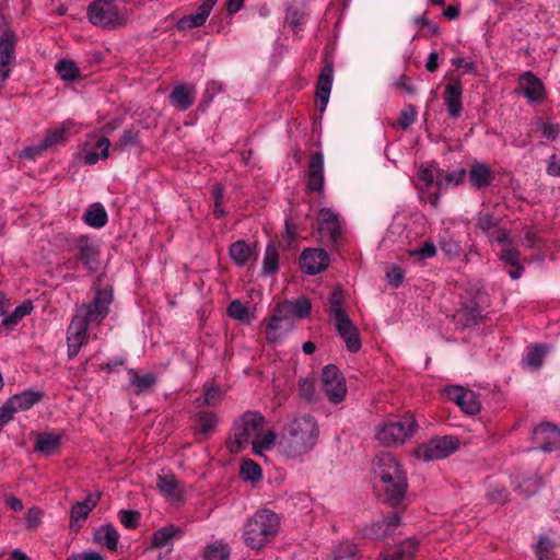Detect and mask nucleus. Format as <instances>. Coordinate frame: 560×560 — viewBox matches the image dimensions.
Returning a JSON list of instances; mask_svg holds the SVG:
<instances>
[{"label": "nucleus", "instance_id": "nucleus-1", "mask_svg": "<svg viewBox=\"0 0 560 560\" xmlns=\"http://www.w3.org/2000/svg\"><path fill=\"white\" fill-rule=\"evenodd\" d=\"M265 418L260 412L246 411L233 424L228 445L231 452L238 453L252 445L253 453L262 456L264 452L276 446L277 433L264 431Z\"/></svg>", "mask_w": 560, "mask_h": 560}, {"label": "nucleus", "instance_id": "nucleus-2", "mask_svg": "<svg viewBox=\"0 0 560 560\" xmlns=\"http://www.w3.org/2000/svg\"><path fill=\"white\" fill-rule=\"evenodd\" d=\"M319 427L313 416L294 417L282 429L277 444L278 452L288 459L310 453L317 444Z\"/></svg>", "mask_w": 560, "mask_h": 560}, {"label": "nucleus", "instance_id": "nucleus-3", "mask_svg": "<svg viewBox=\"0 0 560 560\" xmlns=\"http://www.w3.org/2000/svg\"><path fill=\"white\" fill-rule=\"evenodd\" d=\"M373 472L380 481L383 500L397 506L404 500L408 482L406 472L395 456L387 452L378 453L373 459Z\"/></svg>", "mask_w": 560, "mask_h": 560}, {"label": "nucleus", "instance_id": "nucleus-4", "mask_svg": "<svg viewBox=\"0 0 560 560\" xmlns=\"http://www.w3.org/2000/svg\"><path fill=\"white\" fill-rule=\"evenodd\" d=\"M279 528V516L269 509H261L245 522L244 544L253 550H260L278 535Z\"/></svg>", "mask_w": 560, "mask_h": 560}, {"label": "nucleus", "instance_id": "nucleus-5", "mask_svg": "<svg viewBox=\"0 0 560 560\" xmlns=\"http://www.w3.org/2000/svg\"><path fill=\"white\" fill-rule=\"evenodd\" d=\"M418 430L416 418L407 412L401 417L390 418L382 421L375 427L376 441L385 446L402 445L413 436Z\"/></svg>", "mask_w": 560, "mask_h": 560}, {"label": "nucleus", "instance_id": "nucleus-6", "mask_svg": "<svg viewBox=\"0 0 560 560\" xmlns=\"http://www.w3.org/2000/svg\"><path fill=\"white\" fill-rule=\"evenodd\" d=\"M89 20L96 26L118 28L127 24L129 14L113 0H95L88 8Z\"/></svg>", "mask_w": 560, "mask_h": 560}, {"label": "nucleus", "instance_id": "nucleus-7", "mask_svg": "<svg viewBox=\"0 0 560 560\" xmlns=\"http://www.w3.org/2000/svg\"><path fill=\"white\" fill-rule=\"evenodd\" d=\"M458 447V440L451 435L436 436L413 450L412 455L420 460L430 462L445 458Z\"/></svg>", "mask_w": 560, "mask_h": 560}, {"label": "nucleus", "instance_id": "nucleus-8", "mask_svg": "<svg viewBox=\"0 0 560 560\" xmlns=\"http://www.w3.org/2000/svg\"><path fill=\"white\" fill-rule=\"evenodd\" d=\"M320 390L331 404H339L346 398V378L336 365L329 364L323 369Z\"/></svg>", "mask_w": 560, "mask_h": 560}, {"label": "nucleus", "instance_id": "nucleus-9", "mask_svg": "<svg viewBox=\"0 0 560 560\" xmlns=\"http://www.w3.org/2000/svg\"><path fill=\"white\" fill-rule=\"evenodd\" d=\"M490 237L492 242L504 245V247L499 253V259L504 264V266L511 267L509 270L510 277L514 280L521 278L524 271V267L520 261V252L516 248L511 247L513 240L510 235V232L506 230H495L491 233Z\"/></svg>", "mask_w": 560, "mask_h": 560}, {"label": "nucleus", "instance_id": "nucleus-10", "mask_svg": "<svg viewBox=\"0 0 560 560\" xmlns=\"http://www.w3.org/2000/svg\"><path fill=\"white\" fill-rule=\"evenodd\" d=\"M439 175H442V170L438 168L435 164L421 166L416 175V185L419 189L420 198L435 207L439 201V195L435 192H427V190L435 183L438 186Z\"/></svg>", "mask_w": 560, "mask_h": 560}, {"label": "nucleus", "instance_id": "nucleus-11", "mask_svg": "<svg viewBox=\"0 0 560 560\" xmlns=\"http://www.w3.org/2000/svg\"><path fill=\"white\" fill-rule=\"evenodd\" d=\"M447 398L454 401L464 412L476 415L481 409V404L471 389L464 388L459 385H451L444 388Z\"/></svg>", "mask_w": 560, "mask_h": 560}, {"label": "nucleus", "instance_id": "nucleus-12", "mask_svg": "<svg viewBox=\"0 0 560 560\" xmlns=\"http://www.w3.org/2000/svg\"><path fill=\"white\" fill-rule=\"evenodd\" d=\"M14 34L4 25L0 26V88L10 75V63L14 59Z\"/></svg>", "mask_w": 560, "mask_h": 560}, {"label": "nucleus", "instance_id": "nucleus-13", "mask_svg": "<svg viewBox=\"0 0 560 560\" xmlns=\"http://www.w3.org/2000/svg\"><path fill=\"white\" fill-rule=\"evenodd\" d=\"M110 141L106 137L96 133L89 135L82 148L84 163L94 165L100 159H107Z\"/></svg>", "mask_w": 560, "mask_h": 560}, {"label": "nucleus", "instance_id": "nucleus-14", "mask_svg": "<svg viewBox=\"0 0 560 560\" xmlns=\"http://www.w3.org/2000/svg\"><path fill=\"white\" fill-rule=\"evenodd\" d=\"M89 317H73L67 331L68 355L74 358L88 340Z\"/></svg>", "mask_w": 560, "mask_h": 560}, {"label": "nucleus", "instance_id": "nucleus-15", "mask_svg": "<svg viewBox=\"0 0 560 560\" xmlns=\"http://www.w3.org/2000/svg\"><path fill=\"white\" fill-rule=\"evenodd\" d=\"M73 128L74 122L72 120H66L61 122L56 128L49 129L43 141L37 147L30 149V151H33L34 153L37 154L44 150L50 149L59 144H63Z\"/></svg>", "mask_w": 560, "mask_h": 560}, {"label": "nucleus", "instance_id": "nucleus-16", "mask_svg": "<svg viewBox=\"0 0 560 560\" xmlns=\"http://www.w3.org/2000/svg\"><path fill=\"white\" fill-rule=\"evenodd\" d=\"M302 269L308 275H316L325 270L330 262L328 254L324 249H305L300 257Z\"/></svg>", "mask_w": 560, "mask_h": 560}, {"label": "nucleus", "instance_id": "nucleus-17", "mask_svg": "<svg viewBox=\"0 0 560 560\" xmlns=\"http://www.w3.org/2000/svg\"><path fill=\"white\" fill-rule=\"evenodd\" d=\"M522 93L529 102H542L546 96L545 85L532 72L523 73L518 79Z\"/></svg>", "mask_w": 560, "mask_h": 560}, {"label": "nucleus", "instance_id": "nucleus-18", "mask_svg": "<svg viewBox=\"0 0 560 560\" xmlns=\"http://www.w3.org/2000/svg\"><path fill=\"white\" fill-rule=\"evenodd\" d=\"M534 436L541 442L540 450L552 452L560 447V430L551 423H541L534 430Z\"/></svg>", "mask_w": 560, "mask_h": 560}, {"label": "nucleus", "instance_id": "nucleus-19", "mask_svg": "<svg viewBox=\"0 0 560 560\" xmlns=\"http://www.w3.org/2000/svg\"><path fill=\"white\" fill-rule=\"evenodd\" d=\"M337 329L346 342L347 349L350 352H357L361 348V340L357 326L350 320L349 317H337Z\"/></svg>", "mask_w": 560, "mask_h": 560}, {"label": "nucleus", "instance_id": "nucleus-20", "mask_svg": "<svg viewBox=\"0 0 560 560\" xmlns=\"http://www.w3.org/2000/svg\"><path fill=\"white\" fill-rule=\"evenodd\" d=\"M317 220L322 235L336 241L340 230L339 215L328 208H323L318 212Z\"/></svg>", "mask_w": 560, "mask_h": 560}, {"label": "nucleus", "instance_id": "nucleus-21", "mask_svg": "<svg viewBox=\"0 0 560 560\" xmlns=\"http://www.w3.org/2000/svg\"><path fill=\"white\" fill-rule=\"evenodd\" d=\"M324 158L317 152L312 154L307 173V188L313 191H320L324 188Z\"/></svg>", "mask_w": 560, "mask_h": 560}, {"label": "nucleus", "instance_id": "nucleus-22", "mask_svg": "<svg viewBox=\"0 0 560 560\" xmlns=\"http://www.w3.org/2000/svg\"><path fill=\"white\" fill-rule=\"evenodd\" d=\"M101 499L100 492L90 493L83 501L77 502L70 513L71 527L73 528L75 524H78V528L80 527V523L85 521L90 514V512L97 505Z\"/></svg>", "mask_w": 560, "mask_h": 560}, {"label": "nucleus", "instance_id": "nucleus-23", "mask_svg": "<svg viewBox=\"0 0 560 560\" xmlns=\"http://www.w3.org/2000/svg\"><path fill=\"white\" fill-rule=\"evenodd\" d=\"M463 88L459 81L452 80L445 86L444 101L450 115L457 118L462 113Z\"/></svg>", "mask_w": 560, "mask_h": 560}, {"label": "nucleus", "instance_id": "nucleus-24", "mask_svg": "<svg viewBox=\"0 0 560 560\" xmlns=\"http://www.w3.org/2000/svg\"><path fill=\"white\" fill-rule=\"evenodd\" d=\"M215 0H205L196 10L195 13L184 16L178 21L180 30H188L202 25L209 16Z\"/></svg>", "mask_w": 560, "mask_h": 560}, {"label": "nucleus", "instance_id": "nucleus-25", "mask_svg": "<svg viewBox=\"0 0 560 560\" xmlns=\"http://www.w3.org/2000/svg\"><path fill=\"white\" fill-rule=\"evenodd\" d=\"M119 533L112 524H104L97 527L93 534V541L116 551L119 544Z\"/></svg>", "mask_w": 560, "mask_h": 560}, {"label": "nucleus", "instance_id": "nucleus-26", "mask_svg": "<svg viewBox=\"0 0 560 560\" xmlns=\"http://www.w3.org/2000/svg\"><path fill=\"white\" fill-rule=\"evenodd\" d=\"M196 90L191 85L179 84L170 94L171 104L178 110L188 109L195 101Z\"/></svg>", "mask_w": 560, "mask_h": 560}, {"label": "nucleus", "instance_id": "nucleus-27", "mask_svg": "<svg viewBox=\"0 0 560 560\" xmlns=\"http://www.w3.org/2000/svg\"><path fill=\"white\" fill-rule=\"evenodd\" d=\"M231 259L238 266H244L250 260L257 258V250L255 245H250L245 241H237L230 246L229 249Z\"/></svg>", "mask_w": 560, "mask_h": 560}, {"label": "nucleus", "instance_id": "nucleus-28", "mask_svg": "<svg viewBox=\"0 0 560 560\" xmlns=\"http://www.w3.org/2000/svg\"><path fill=\"white\" fill-rule=\"evenodd\" d=\"M289 317H270L266 326V336L269 342H279L291 329Z\"/></svg>", "mask_w": 560, "mask_h": 560}, {"label": "nucleus", "instance_id": "nucleus-29", "mask_svg": "<svg viewBox=\"0 0 560 560\" xmlns=\"http://www.w3.org/2000/svg\"><path fill=\"white\" fill-rule=\"evenodd\" d=\"M334 68L331 65H326L322 70L316 85V97L322 103L320 110H324L328 101L332 86Z\"/></svg>", "mask_w": 560, "mask_h": 560}, {"label": "nucleus", "instance_id": "nucleus-30", "mask_svg": "<svg viewBox=\"0 0 560 560\" xmlns=\"http://www.w3.org/2000/svg\"><path fill=\"white\" fill-rule=\"evenodd\" d=\"M160 492L171 501H179L183 495L182 485L173 475L159 476L156 483Z\"/></svg>", "mask_w": 560, "mask_h": 560}, {"label": "nucleus", "instance_id": "nucleus-31", "mask_svg": "<svg viewBox=\"0 0 560 560\" xmlns=\"http://www.w3.org/2000/svg\"><path fill=\"white\" fill-rule=\"evenodd\" d=\"M400 524V516L397 512L375 523L370 528V535L375 539H383L392 535Z\"/></svg>", "mask_w": 560, "mask_h": 560}, {"label": "nucleus", "instance_id": "nucleus-32", "mask_svg": "<svg viewBox=\"0 0 560 560\" xmlns=\"http://www.w3.org/2000/svg\"><path fill=\"white\" fill-rule=\"evenodd\" d=\"M468 177L471 186L479 189L490 185L493 174L486 164L474 163L469 168Z\"/></svg>", "mask_w": 560, "mask_h": 560}, {"label": "nucleus", "instance_id": "nucleus-33", "mask_svg": "<svg viewBox=\"0 0 560 560\" xmlns=\"http://www.w3.org/2000/svg\"><path fill=\"white\" fill-rule=\"evenodd\" d=\"M42 392L27 389L20 394L13 395L11 398H9V400L11 401L15 410L19 412L31 409L42 399Z\"/></svg>", "mask_w": 560, "mask_h": 560}, {"label": "nucleus", "instance_id": "nucleus-34", "mask_svg": "<svg viewBox=\"0 0 560 560\" xmlns=\"http://www.w3.org/2000/svg\"><path fill=\"white\" fill-rule=\"evenodd\" d=\"M310 312V301L305 298H299L295 301H285L279 304L277 315H307Z\"/></svg>", "mask_w": 560, "mask_h": 560}, {"label": "nucleus", "instance_id": "nucleus-35", "mask_svg": "<svg viewBox=\"0 0 560 560\" xmlns=\"http://www.w3.org/2000/svg\"><path fill=\"white\" fill-rule=\"evenodd\" d=\"M231 549L223 539H218L205 547V560H230Z\"/></svg>", "mask_w": 560, "mask_h": 560}, {"label": "nucleus", "instance_id": "nucleus-36", "mask_svg": "<svg viewBox=\"0 0 560 560\" xmlns=\"http://www.w3.org/2000/svg\"><path fill=\"white\" fill-rule=\"evenodd\" d=\"M61 435L43 433L36 439L35 448L44 455H51L60 446Z\"/></svg>", "mask_w": 560, "mask_h": 560}, {"label": "nucleus", "instance_id": "nucleus-37", "mask_svg": "<svg viewBox=\"0 0 560 560\" xmlns=\"http://www.w3.org/2000/svg\"><path fill=\"white\" fill-rule=\"evenodd\" d=\"M329 305L334 315H346L347 313L352 312L349 306L348 295L340 288L332 290L329 296Z\"/></svg>", "mask_w": 560, "mask_h": 560}, {"label": "nucleus", "instance_id": "nucleus-38", "mask_svg": "<svg viewBox=\"0 0 560 560\" xmlns=\"http://www.w3.org/2000/svg\"><path fill=\"white\" fill-rule=\"evenodd\" d=\"M77 256L85 267L92 269L96 261V250L93 244L86 237H80L77 242Z\"/></svg>", "mask_w": 560, "mask_h": 560}, {"label": "nucleus", "instance_id": "nucleus-39", "mask_svg": "<svg viewBox=\"0 0 560 560\" xmlns=\"http://www.w3.org/2000/svg\"><path fill=\"white\" fill-rule=\"evenodd\" d=\"M113 301L110 290L97 291L92 305L89 307L85 315H102L108 312V306Z\"/></svg>", "mask_w": 560, "mask_h": 560}, {"label": "nucleus", "instance_id": "nucleus-40", "mask_svg": "<svg viewBox=\"0 0 560 560\" xmlns=\"http://www.w3.org/2000/svg\"><path fill=\"white\" fill-rule=\"evenodd\" d=\"M420 541L416 537H409L401 541L394 555L398 560H411L417 555Z\"/></svg>", "mask_w": 560, "mask_h": 560}, {"label": "nucleus", "instance_id": "nucleus-41", "mask_svg": "<svg viewBox=\"0 0 560 560\" xmlns=\"http://www.w3.org/2000/svg\"><path fill=\"white\" fill-rule=\"evenodd\" d=\"M547 350V347L541 345H536L528 348V351L524 358L525 365L530 370H538L542 365Z\"/></svg>", "mask_w": 560, "mask_h": 560}, {"label": "nucleus", "instance_id": "nucleus-42", "mask_svg": "<svg viewBox=\"0 0 560 560\" xmlns=\"http://www.w3.org/2000/svg\"><path fill=\"white\" fill-rule=\"evenodd\" d=\"M180 529L174 525H167L159 528L152 535V545L161 548L166 546L176 535L180 534Z\"/></svg>", "mask_w": 560, "mask_h": 560}, {"label": "nucleus", "instance_id": "nucleus-43", "mask_svg": "<svg viewBox=\"0 0 560 560\" xmlns=\"http://www.w3.org/2000/svg\"><path fill=\"white\" fill-rule=\"evenodd\" d=\"M84 221L93 228H102L107 222V213L103 206L96 203L84 213Z\"/></svg>", "mask_w": 560, "mask_h": 560}, {"label": "nucleus", "instance_id": "nucleus-44", "mask_svg": "<svg viewBox=\"0 0 560 560\" xmlns=\"http://www.w3.org/2000/svg\"><path fill=\"white\" fill-rule=\"evenodd\" d=\"M223 399V392L217 385H205V392L196 401L198 406H218Z\"/></svg>", "mask_w": 560, "mask_h": 560}, {"label": "nucleus", "instance_id": "nucleus-45", "mask_svg": "<svg viewBox=\"0 0 560 560\" xmlns=\"http://www.w3.org/2000/svg\"><path fill=\"white\" fill-rule=\"evenodd\" d=\"M466 177V171L464 168L454 171V172H444L442 171V175H439L438 178V188H447L454 187L460 184Z\"/></svg>", "mask_w": 560, "mask_h": 560}, {"label": "nucleus", "instance_id": "nucleus-46", "mask_svg": "<svg viewBox=\"0 0 560 560\" xmlns=\"http://www.w3.org/2000/svg\"><path fill=\"white\" fill-rule=\"evenodd\" d=\"M219 423L217 413L212 411H201L198 413V429L201 434L212 433Z\"/></svg>", "mask_w": 560, "mask_h": 560}, {"label": "nucleus", "instance_id": "nucleus-47", "mask_svg": "<svg viewBox=\"0 0 560 560\" xmlns=\"http://www.w3.org/2000/svg\"><path fill=\"white\" fill-rule=\"evenodd\" d=\"M240 476L244 481H258L261 479V468L252 459H244L241 464Z\"/></svg>", "mask_w": 560, "mask_h": 560}, {"label": "nucleus", "instance_id": "nucleus-48", "mask_svg": "<svg viewBox=\"0 0 560 560\" xmlns=\"http://www.w3.org/2000/svg\"><path fill=\"white\" fill-rule=\"evenodd\" d=\"M55 69L65 81H73L79 77V69L71 60L62 59L58 61Z\"/></svg>", "mask_w": 560, "mask_h": 560}, {"label": "nucleus", "instance_id": "nucleus-49", "mask_svg": "<svg viewBox=\"0 0 560 560\" xmlns=\"http://www.w3.org/2000/svg\"><path fill=\"white\" fill-rule=\"evenodd\" d=\"M278 268V253L273 244H269L266 248L262 269L266 275L277 271Z\"/></svg>", "mask_w": 560, "mask_h": 560}, {"label": "nucleus", "instance_id": "nucleus-50", "mask_svg": "<svg viewBox=\"0 0 560 560\" xmlns=\"http://www.w3.org/2000/svg\"><path fill=\"white\" fill-rule=\"evenodd\" d=\"M130 383L135 386L136 394H141L155 385L156 377L154 374L137 375Z\"/></svg>", "mask_w": 560, "mask_h": 560}, {"label": "nucleus", "instance_id": "nucleus-51", "mask_svg": "<svg viewBox=\"0 0 560 560\" xmlns=\"http://www.w3.org/2000/svg\"><path fill=\"white\" fill-rule=\"evenodd\" d=\"M355 553L357 547L349 541H343L335 549L332 560H354Z\"/></svg>", "mask_w": 560, "mask_h": 560}, {"label": "nucleus", "instance_id": "nucleus-52", "mask_svg": "<svg viewBox=\"0 0 560 560\" xmlns=\"http://www.w3.org/2000/svg\"><path fill=\"white\" fill-rule=\"evenodd\" d=\"M256 312H258L256 307L240 300L233 301L228 307V315H253Z\"/></svg>", "mask_w": 560, "mask_h": 560}, {"label": "nucleus", "instance_id": "nucleus-53", "mask_svg": "<svg viewBox=\"0 0 560 560\" xmlns=\"http://www.w3.org/2000/svg\"><path fill=\"white\" fill-rule=\"evenodd\" d=\"M553 548V542L547 536H540L536 544V556L538 560H548Z\"/></svg>", "mask_w": 560, "mask_h": 560}, {"label": "nucleus", "instance_id": "nucleus-54", "mask_svg": "<svg viewBox=\"0 0 560 560\" xmlns=\"http://www.w3.org/2000/svg\"><path fill=\"white\" fill-rule=\"evenodd\" d=\"M140 520V513L133 510H122L119 512V521L126 528L137 527Z\"/></svg>", "mask_w": 560, "mask_h": 560}, {"label": "nucleus", "instance_id": "nucleus-55", "mask_svg": "<svg viewBox=\"0 0 560 560\" xmlns=\"http://www.w3.org/2000/svg\"><path fill=\"white\" fill-rule=\"evenodd\" d=\"M301 396L307 400H313L316 397L315 383L312 378H304L300 381Z\"/></svg>", "mask_w": 560, "mask_h": 560}, {"label": "nucleus", "instance_id": "nucleus-56", "mask_svg": "<svg viewBox=\"0 0 560 560\" xmlns=\"http://www.w3.org/2000/svg\"><path fill=\"white\" fill-rule=\"evenodd\" d=\"M416 116V108L413 106H408L401 112L398 119V126L404 130L407 129L415 121Z\"/></svg>", "mask_w": 560, "mask_h": 560}, {"label": "nucleus", "instance_id": "nucleus-57", "mask_svg": "<svg viewBox=\"0 0 560 560\" xmlns=\"http://www.w3.org/2000/svg\"><path fill=\"white\" fill-rule=\"evenodd\" d=\"M18 411L15 410V408L13 407V405L11 404V401L8 399L1 407H0V424L1 425H4L7 424L8 422H10L14 415Z\"/></svg>", "mask_w": 560, "mask_h": 560}, {"label": "nucleus", "instance_id": "nucleus-58", "mask_svg": "<svg viewBox=\"0 0 560 560\" xmlns=\"http://www.w3.org/2000/svg\"><path fill=\"white\" fill-rule=\"evenodd\" d=\"M477 225L483 232H489L497 225V220L489 213H481L478 217Z\"/></svg>", "mask_w": 560, "mask_h": 560}, {"label": "nucleus", "instance_id": "nucleus-59", "mask_svg": "<svg viewBox=\"0 0 560 560\" xmlns=\"http://www.w3.org/2000/svg\"><path fill=\"white\" fill-rule=\"evenodd\" d=\"M541 132L546 139L553 141L558 137L560 128L557 124L545 121L541 122Z\"/></svg>", "mask_w": 560, "mask_h": 560}, {"label": "nucleus", "instance_id": "nucleus-60", "mask_svg": "<svg viewBox=\"0 0 560 560\" xmlns=\"http://www.w3.org/2000/svg\"><path fill=\"white\" fill-rule=\"evenodd\" d=\"M435 253V246L432 243H425L419 249L411 252V255L418 257L419 259H424L433 257Z\"/></svg>", "mask_w": 560, "mask_h": 560}, {"label": "nucleus", "instance_id": "nucleus-61", "mask_svg": "<svg viewBox=\"0 0 560 560\" xmlns=\"http://www.w3.org/2000/svg\"><path fill=\"white\" fill-rule=\"evenodd\" d=\"M546 172L550 176L560 177V159L556 154L548 159Z\"/></svg>", "mask_w": 560, "mask_h": 560}, {"label": "nucleus", "instance_id": "nucleus-62", "mask_svg": "<svg viewBox=\"0 0 560 560\" xmlns=\"http://www.w3.org/2000/svg\"><path fill=\"white\" fill-rule=\"evenodd\" d=\"M137 139H138V135L136 132H133L132 130H126L121 135V137L116 145L121 147V148L127 147V145H132V144L137 143Z\"/></svg>", "mask_w": 560, "mask_h": 560}, {"label": "nucleus", "instance_id": "nucleus-63", "mask_svg": "<svg viewBox=\"0 0 560 560\" xmlns=\"http://www.w3.org/2000/svg\"><path fill=\"white\" fill-rule=\"evenodd\" d=\"M488 498L492 502L503 503V502H505V500L508 498V492H506L505 488H495L488 492Z\"/></svg>", "mask_w": 560, "mask_h": 560}, {"label": "nucleus", "instance_id": "nucleus-64", "mask_svg": "<svg viewBox=\"0 0 560 560\" xmlns=\"http://www.w3.org/2000/svg\"><path fill=\"white\" fill-rule=\"evenodd\" d=\"M67 560H105V559L98 552L89 551V552H82L79 555H73V556L69 557Z\"/></svg>", "mask_w": 560, "mask_h": 560}]
</instances>
